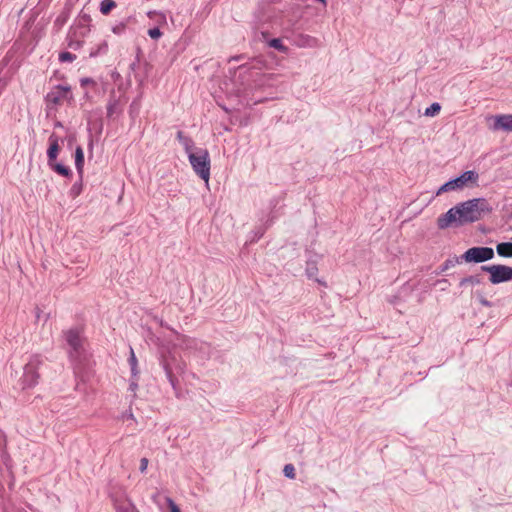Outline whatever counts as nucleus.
Here are the masks:
<instances>
[{
  "mask_svg": "<svg viewBox=\"0 0 512 512\" xmlns=\"http://www.w3.org/2000/svg\"><path fill=\"white\" fill-rule=\"evenodd\" d=\"M489 203L484 198H474L457 204L437 219L439 229L450 226H462L480 220L485 213L491 212Z\"/></svg>",
  "mask_w": 512,
  "mask_h": 512,
  "instance_id": "1",
  "label": "nucleus"
},
{
  "mask_svg": "<svg viewBox=\"0 0 512 512\" xmlns=\"http://www.w3.org/2000/svg\"><path fill=\"white\" fill-rule=\"evenodd\" d=\"M189 162L194 172L206 183L210 178V156L206 149L199 148L194 152H189Z\"/></svg>",
  "mask_w": 512,
  "mask_h": 512,
  "instance_id": "2",
  "label": "nucleus"
},
{
  "mask_svg": "<svg viewBox=\"0 0 512 512\" xmlns=\"http://www.w3.org/2000/svg\"><path fill=\"white\" fill-rule=\"evenodd\" d=\"M65 339L70 347L69 356L76 365H80L86 360V353L83 347V338L79 331L70 329L65 332Z\"/></svg>",
  "mask_w": 512,
  "mask_h": 512,
  "instance_id": "3",
  "label": "nucleus"
},
{
  "mask_svg": "<svg viewBox=\"0 0 512 512\" xmlns=\"http://www.w3.org/2000/svg\"><path fill=\"white\" fill-rule=\"evenodd\" d=\"M160 365L172 388L176 391L178 381L173 373V365H175L176 369L181 371L183 370V366L181 363L177 362L175 354L168 347H163L160 351Z\"/></svg>",
  "mask_w": 512,
  "mask_h": 512,
  "instance_id": "4",
  "label": "nucleus"
},
{
  "mask_svg": "<svg viewBox=\"0 0 512 512\" xmlns=\"http://www.w3.org/2000/svg\"><path fill=\"white\" fill-rule=\"evenodd\" d=\"M478 179L479 175L477 172L473 170L465 171L459 177H456L455 179L449 180L448 182L444 183L438 189L436 195H440L448 191L461 190L465 186H468L469 184L477 185Z\"/></svg>",
  "mask_w": 512,
  "mask_h": 512,
  "instance_id": "5",
  "label": "nucleus"
},
{
  "mask_svg": "<svg viewBox=\"0 0 512 512\" xmlns=\"http://www.w3.org/2000/svg\"><path fill=\"white\" fill-rule=\"evenodd\" d=\"M481 270L489 273V281L492 284H500L512 280V267L506 265H483Z\"/></svg>",
  "mask_w": 512,
  "mask_h": 512,
  "instance_id": "6",
  "label": "nucleus"
},
{
  "mask_svg": "<svg viewBox=\"0 0 512 512\" xmlns=\"http://www.w3.org/2000/svg\"><path fill=\"white\" fill-rule=\"evenodd\" d=\"M41 364L42 359L39 355H34L30 358L29 362L24 367L22 377L23 388H32L38 383V368Z\"/></svg>",
  "mask_w": 512,
  "mask_h": 512,
  "instance_id": "7",
  "label": "nucleus"
},
{
  "mask_svg": "<svg viewBox=\"0 0 512 512\" xmlns=\"http://www.w3.org/2000/svg\"><path fill=\"white\" fill-rule=\"evenodd\" d=\"M494 250L491 247H472L466 250L460 259L467 263H483L494 258Z\"/></svg>",
  "mask_w": 512,
  "mask_h": 512,
  "instance_id": "8",
  "label": "nucleus"
},
{
  "mask_svg": "<svg viewBox=\"0 0 512 512\" xmlns=\"http://www.w3.org/2000/svg\"><path fill=\"white\" fill-rule=\"evenodd\" d=\"M490 119L494 121L491 129L494 131H512V114H500L491 116Z\"/></svg>",
  "mask_w": 512,
  "mask_h": 512,
  "instance_id": "9",
  "label": "nucleus"
},
{
  "mask_svg": "<svg viewBox=\"0 0 512 512\" xmlns=\"http://www.w3.org/2000/svg\"><path fill=\"white\" fill-rule=\"evenodd\" d=\"M70 94V87L68 86H57L55 90L47 94V99L54 103L59 104Z\"/></svg>",
  "mask_w": 512,
  "mask_h": 512,
  "instance_id": "10",
  "label": "nucleus"
},
{
  "mask_svg": "<svg viewBox=\"0 0 512 512\" xmlns=\"http://www.w3.org/2000/svg\"><path fill=\"white\" fill-rule=\"evenodd\" d=\"M50 146L47 150V156H48V164L52 166L53 161L56 160L57 155L60 150V146L58 144V139L54 135H51L49 137Z\"/></svg>",
  "mask_w": 512,
  "mask_h": 512,
  "instance_id": "11",
  "label": "nucleus"
},
{
  "mask_svg": "<svg viewBox=\"0 0 512 512\" xmlns=\"http://www.w3.org/2000/svg\"><path fill=\"white\" fill-rule=\"evenodd\" d=\"M296 44L299 47L314 48L319 46L318 39L309 35H300L296 40Z\"/></svg>",
  "mask_w": 512,
  "mask_h": 512,
  "instance_id": "12",
  "label": "nucleus"
},
{
  "mask_svg": "<svg viewBox=\"0 0 512 512\" xmlns=\"http://www.w3.org/2000/svg\"><path fill=\"white\" fill-rule=\"evenodd\" d=\"M75 167L81 178L83 175L84 168V152L80 146H78L75 151Z\"/></svg>",
  "mask_w": 512,
  "mask_h": 512,
  "instance_id": "13",
  "label": "nucleus"
},
{
  "mask_svg": "<svg viewBox=\"0 0 512 512\" xmlns=\"http://www.w3.org/2000/svg\"><path fill=\"white\" fill-rule=\"evenodd\" d=\"M496 252L501 257H512V242H502L496 246Z\"/></svg>",
  "mask_w": 512,
  "mask_h": 512,
  "instance_id": "14",
  "label": "nucleus"
},
{
  "mask_svg": "<svg viewBox=\"0 0 512 512\" xmlns=\"http://www.w3.org/2000/svg\"><path fill=\"white\" fill-rule=\"evenodd\" d=\"M120 112L119 101L114 97H111L107 104V117L112 118L115 114H119Z\"/></svg>",
  "mask_w": 512,
  "mask_h": 512,
  "instance_id": "15",
  "label": "nucleus"
},
{
  "mask_svg": "<svg viewBox=\"0 0 512 512\" xmlns=\"http://www.w3.org/2000/svg\"><path fill=\"white\" fill-rule=\"evenodd\" d=\"M128 362H129V365H130L132 377L133 378L138 377V375H139L138 361H137V358L135 356L134 350L132 348H130V357L128 359Z\"/></svg>",
  "mask_w": 512,
  "mask_h": 512,
  "instance_id": "16",
  "label": "nucleus"
},
{
  "mask_svg": "<svg viewBox=\"0 0 512 512\" xmlns=\"http://www.w3.org/2000/svg\"><path fill=\"white\" fill-rule=\"evenodd\" d=\"M481 283V278L479 275H471L468 277H464L460 280L459 286L466 287L468 285L475 286Z\"/></svg>",
  "mask_w": 512,
  "mask_h": 512,
  "instance_id": "17",
  "label": "nucleus"
},
{
  "mask_svg": "<svg viewBox=\"0 0 512 512\" xmlns=\"http://www.w3.org/2000/svg\"><path fill=\"white\" fill-rule=\"evenodd\" d=\"M116 7V2L113 0H103L100 3V12L104 15L110 13V11Z\"/></svg>",
  "mask_w": 512,
  "mask_h": 512,
  "instance_id": "18",
  "label": "nucleus"
},
{
  "mask_svg": "<svg viewBox=\"0 0 512 512\" xmlns=\"http://www.w3.org/2000/svg\"><path fill=\"white\" fill-rule=\"evenodd\" d=\"M82 190H83L82 177L81 178L79 177V181L75 182L70 189V192H69L70 196L72 198H76L82 193Z\"/></svg>",
  "mask_w": 512,
  "mask_h": 512,
  "instance_id": "19",
  "label": "nucleus"
},
{
  "mask_svg": "<svg viewBox=\"0 0 512 512\" xmlns=\"http://www.w3.org/2000/svg\"><path fill=\"white\" fill-rule=\"evenodd\" d=\"M441 105L437 102L432 103L428 108L425 109L424 115L427 117H434L439 114Z\"/></svg>",
  "mask_w": 512,
  "mask_h": 512,
  "instance_id": "20",
  "label": "nucleus"
},
{
  "mask_svg": "<svg viewBox=\"0 0 512 512\" xmlns=\"http://www.w3.org/2000/svg\"><path fill=\"white\" fill-rule=\"evenodd\" d=\"M269 46L280 51V52H283V53H286L288 48L286 46L283 45L282 41L279 39V38H274V39H271L269 42H268Z\"/></svg>",
  "mask_w": 512,
  "mask_h": 512,
  "instance_id": "21",
  "label": "nucleus"
},
{
  "mask_svg": "<svg viewBox=\"0 0 512 512\" xmlns=\"http://www.w3.org/2000/svg\"><path fill=\"white\" fill-rule=\"evenodd\" d=\"M58 174L62 175V176H69L71 175V171L68 167L60 164V163H56V164H53L52 163V166H51Z\"/></svg>",
  "mask_w": 512,
  "mask_h": 512,
  "instance_id": "22",
  "label": "nucleus"
},
{
  "mask_svg": "<svg viewBox=\"0 0 512 512\" xmlns=\"http://www.w3.org/2000/svg\"><path fill=\"white\" fill-rule=\"evenodd\" d=\"M461 261L462 260L460 259V257L449 258L443 263L441 271H445L449 268H452V267L456 266L457 264H459Z\"/></svg>",
  "mask_w": 512,
  "mask_h": 512,
  "instance_id": "23",
  "label": "nucleus"
},
{
  "mask_svg": "<svg viewBox=\"0 0 512 512\" xmlns=\"http://www.w3.org/2000/svg\"><path fill=\"white\" fill-rule=\"evenodd\" d=\"M177 340L179 341V346H181L184 349H188L192 346V343L194 342L191 339H188L185 336L177 335Z\"/></svg>",
  "mask_w": 512,
  "mask_h": 512,
  "instance_id": "24",
  "label": "nucleus"
},
{
  "mask_svg": "<svg viewBox=\"0 0 512 512\" xmlns=\"http://www.w3.org/2000/svg\"><path fill=\"white\" fill-rule=\"evenodd\" d=\"M88 124L93 126V129L96 130L97 134H101L103 131V121L101 118L96 119L95 121H91L90 118H88Z\"/></svg>",
  "mask_w": 512,
  "mask_h": 512,
  "instance_id": "25",
  "label": "nucleus"
},
{
  "mask_svg": "<svg viewBox=\"0 0 512 512\" xmlns=\"http://www.w3.org/2000/svg\"><path fill=\"white\" fill-rule=\"evenodd\" d=\"M283 474L289 479L295 478V468L292 464H286L283 468Z\"/></svg>",
  "mask_w": 512,
  "mask_h": 512,
  "instance_id": "26",
  "label": "nucleus"
},
{
  "mask_svg": "<svg viewBox=\"0 0 512 512\" xmlns=\"http://www.w3.org/2000/svg\"><path fill=\"white\" fill-rule=\"evenodd\" d=\"M75 59H76V55H74V54H72V53H70V52H67V51H65V52H61V53L59 54V60H60L61 62H72V61H74Z\"/></svg>",
  "mask_w": 512,
  "mask_h": 512,
  "instance_id": "27",
  "label": "nucleus"
},
{
  "mask_svg": "<svg viewBox=\"0 0 512 512\" xmlns=\"http://www.w3.org/2000/svg\"><path fill=\"white\" fill-rule=\"evenodd\" d=\"M148 35L152 38V39H158L161 37L162 35V32L160 31L159 28L155 27V28H151L148 30Z\"/></svg>",
  "mask_w": 512,
  "mask_h": 512,
  "instance_id": "28",
  "label": "nucleus"
},
{
  "mask_svg": "<svg viewBox=\"0 0 512 512\" xmlns=\"http://www.w3.org/2000/svg\"><path fill=\"white\" fill-rule=\"evenodd\" d=\"M166 502L171 512H181L180 508L176 505V503L171 498H166Z\"/></svg>",
  "mask_w": 512,
  "mask_h": 512,
  "instance_id": "29",
  "label": "nucleus"
},
{
  "mask_svg": "<svg viewBox=\"0 0 512 512\" xmlns=\"http://www.w3.org/2000/svg\"><path fill=\"white\" fill-rule=\"evenodd\" d=\"M125 28H126V25L125 23L121 22L117 25H115L113 28H112V31L114 34H122L124 31H125Z\"/></svg>",
  "mask_w": 512,
  "mask_h": 512,
  "instance_id": "30",
  "label": "nucleus"
},
{
  "mask_svg": "<svg viewBox=\"0 0 512 512\" xmlns=\"http://www.w3.org/2000/svg\"><path fill=\"white\" fill-rule=\"evenodd\" d=\"M183 146L185 147L186 152L189 154L191 151V148L193 146V141L190 138H184L183 142H181Z\"/></svg>",
  "mask_w": 512,
  "mask_h": 512,
  "instance_id": "31",
  "label": "nucleus"
},
{
  "mask_svg": "<svg viewBox=\"0 0 512 512\" xmlns=\"http://www.w3.org/2000/svg\"><path fill=\"white\" fill-rule=\"evenodd\" d=\"M147 466H148V459L143 457L141 460H140V466H139V470L141 473H144L147 469Z\"/></svg>",
  "mask_w": 512,
  "mask_h": 512,
  "instance_id": "32",
  "label": "nucleus"
},
{
  "mask_svg": "<svg viewBox=\"0 0 512 512\" xmlns=\"http://www.w3.org/2000/svg\"><path fill=\"white\" fill-rule=\"evenodd\" d=\"M317 271V268L314 266V265H308L307 269H306V273L308 275L309 278H312L315 273Z\"/></svg>",
  "mask_w": 512,
  "mask_h": 512,
  "instance_id": "33",
  "label": "nucleus"
},
{
  "mask_svg": "<svg viewBox=\"0 0 512 512\" xmlns=\"http://www.w3.org/2000/svg\"><path fill=\"white\" fill-rule=\"evenodd\" d=\"M137 381H138V377H136V378L132 377V380L130 381L129 389L133 392H135L138 388Z\"/></svg>",
  "mask_w": 512,
  "mask_h": 512,
  "instance_id": "34",
  "label": "nucleus"
},
{
  "mask_svg": "<svg viewBox=\"0 0 512 512\" xmlns=\"http://www.w3.org/2000/svg\"><path fill=\"white\" fill-rule=\"evenodd\" d=\"M90 83H93V80L90 79V78H83V79H81V85L82 86L88 85Z\"/></svg>",
  "mask_w": 512,
  "mask_h": 512,
  "instance_id": "35",
  "label": "nucleus"
},
{
  "mask_svg": "<svg viewBox=\"0 0 512 512\" xmlns=\"http://www.w3.org/2000/svg\"><path fill=\"white\" fill-rule=\"evenodd\" d=\"M177 138L180 142H183L184 138H187L182 131H178Z\"/></svg>",
  "mask_w": 512,
  "mask_h": 512,
  "instance_id": "36",
  "label": "nucleus"
}]
</instances>
